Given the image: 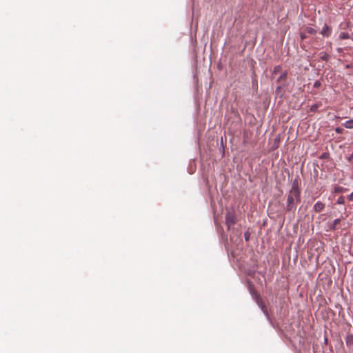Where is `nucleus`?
<instances>
[{
	"label": "nucleus",
	"mask_w": 353,
	"mask_h": 353,
	"mask_svg": "<svg viewBox=\"0 0 353 353\" xmlns=\"http://www.w3.org/2000/svg\"><path fill=\"white\" fill-rule=\"evenodd\" d=\"M301 201V191L296 181H294L288 194L286 210L289 212L296 210V203Z\"/></svg>",
	"instance_id": "obj_1"
},
{
	"label": "nucleus",
	"mask_w": 353,
	"mask_h": 353,
	"mask_svg": "<svg viewBox=\"0 0 353 353\" xmlns=\"http://www.w3.org/2000/svg\"><path fill=\"white\" fill-rule=\"evenodd\" d=\"M248 288H249V291H250V293L252 294V296L256 300V302L257 303V305H259V307L261 309L262 312H263V314L266 316V317L270 319V317H269V314H268V310L267 309L265 308V305L263 304V301H262V299L260 297V296L259 294H257L254 291V289L252 288V285L251 284L250 282H248Z\"/></svg>",
	"instance_id": "obj_2"
},
{
	"label": "nucleus",
	"mask_w": 353,
	"mask_h": 353,
	"mask_svg": "<svg viewBox=\"0 0 353 353\" xmlns=\"http://www.w3.org/2000/svg\"><path fill=\"white\" fill-rule=\"evenodd\" d=\"M236 218L234 212L228 211L225 215V223L228 230H233V225L236 223Z\"/></svg>",
	"instance_id": "obj_3"
},
{
	"label": "nucleus",
	"mask_w": 353,
	"mask_h": 353,
	"mask_svg": "<svg viewBox=\"0 0 353 353\" xmlns=\"http://www.w3.org/2000/svg\"><path fill=\"white\" fill-rule=\"evenodd\" d=\"M332 33V28L327 24H325L321 30V34L325 37L330 36Z\"/></svg>",
	"instance_id": "obj_4"
},
{
	"label": "nucleus",
	"mask_w": 353,
	"mask_h": 353,
	"mask_svg": "<svg viewBox=\"0 0 353 353\" xmlns=\"http://www.w3.org/2000/svg\"><path fill=\"white\" fill-rule=\"evenodd\" d=\"M324 208L325 204L321 201H317L313 207V209L316 212H320L323 210Z\"/></svg>",
	"instance_id": "obj_5"
},
{
	"label": "nucleus",
	"mask_w": 353,
	"mask_h": 353,
	"mask_svg": "<svg viewBox=\"0 0 353 353\" xmlns=\"http://www.w3.org/2000/svg\"><path fill=\"white\" fill-rule=\"evenodd\" d=\"M341 219H336L334 220V221L331 223H329L327 225L328 230H335L337 229V225L341 222Z\"/></svg>",
	"instance_id": "obj_6"
},
{
	"label": "nucleus",
	"mask_w": 353,
	"mask_h": 353,
	"mask_svg": "<svg viewBox=\"0 0 353 353\" xmlns=\"http://www.w3.org/2000/svg\"><path fill=\"white\" fill-rule=\"evenodd\" d=\"M345 342L347 346L353 345V334H347L345 338Z\"/></svg>",
	"instance_id": "obj_7"
},
{
	"label": "nucleus",
	"mask_w": 353,
	"mask_h": 353,
	"mask_svg": "<svg viewBox=\"0 0 353 353\" xmlns=\"http://www.w3.org/2000/svg\"><path fill=\"white\" fill-rule=\"evenodd\" d=\"M343 125L345 128L353 129V119L346 121Z\"/></svg>",
	"instance_id": "obj_8"
},
{
	"label": "nucleus",
	"mask_w": 353,
	"mask_h": 353,
	"mask_svg": "<svg viewBox=\"0 0 353 353\" xmlns=\"http://www.w3.org/2000/svg\"><path fill=\"white\" fill-rule=\"evenodd\" d=\"M319 57L320 58L323 60V61H327L329 59H330V55L326 53V52H321L320 54H319Z\"/></svg>",
	"instance_id": "obj_9"
},
{
	"label": "nucleus",
	"mask_w": 353,
	"mask_h": 353,
	"mask_svg": "<svg viewBox=\"0 0 353 353\" xmlns=\"http://www.w3.org/2000/svg\"><path fill=\"white\" fill-rule=\"evenodd\" d=\"M339 38L341 39H349L350 38V35L347 32H341L340 34H339Z\"/></svg>",
	"instance_id": "obj_10"
},
{
	"label": "nucleus",
	"mask_w": 353,
	"mask_h": 353,
	"mask_svg": "<svg viewBox=\"0 0 353 353\" xmlns=\"http://www.w3.org/2000/svg\"><path fill=\"white\" fill-rule=\"evenodd\" d=\"M281 70V67L280 65L275 66L273 70V76L276 77L277 73H279Z\"/></svg>",
	"instance_id": "obj_11"
},
{
	"label": "nucleus",
	"mask_w": 353,
	"mask_h": 353,
	"mask_svg": "<svg viewBox=\"0 0 353 353\" xmlns=\"http://www.w3.org/2000/svg\"><path fill=\"white\" fill-rule=\"evenodd\" d=\"M286 78H287V72H282L278 77L277 81L279 82L283 79H285Z\"/></svg>",
	"instance_id": "obj_12"
},
{
	"label": "nucleus",
	"mask_w": 353,
	"mask_h": 353,
	"mask_svg": "<svg viewBox=\"0 0 353 353\" xmlns=\"http://www.w3.org/2000/svg\"><path fill=\"white\" fill-rule=\"evenodd\" d=\"M345 203V198L343 196H341L338 198L336 201L337 204H343Z\"/></svg>",
	"instance_id": "obj_13"
},
{
	"label": "nucleus",
	"mask_w": 353,
	"mask_h": 353,
	"mask_svg": "<svg viewBox=\"0 0 353 353\" xmlns=\"http://www.w3.org/2000/svg\"><path fill=\"white\" fill-rule=\"evenodd\" d=\"M250 237V233L248 231H246L244 233V238L246 241H248Z\"/></svg>",
	"instance_id": "obj_14"
},
{
	"label": "nucleus",
	"mask_w": 353,
	"mask_h": 353,
	"mask_svg": "<svg viewBox=\"0 0 353 353\" xmlns=\"http://www.w3.org/2000/svg\"><path fill=\"white\" fill-rule=\"evenodd\" d=\"M342 190H343L342 187L337 186V187L334 188V192L335 193H339V192H342Z\"/></svg>",
	"instance_id": "obj_15"
},
{
	"label": "nucleus",
	"mask_w": 353,
	"mask_h": 353,
	"mask_svg": "<svg viewBox=\"0 0 353 353\" xmlns=\"http://www.w3.org/2000/svg\"><path fill=\"white\" fill-rule=\"evenodd\" d=\"M335 132L337 133V134H342L343 132V129L340 128V127H338V128H335Z\"/></svg>",
	"instance_id": "obj_16"
},
{
	"label": "nucleus",
	"mask_w": 353,
	"mask_h": 353,
	"mask_svg": "<svg viewBox=\"0 0 353 353\" xmlns=\"http://www.w3.org/2000/svg\"><path fill=\"white\" fill-rule=\"evenodd\" d=\"M307 32L310 34H313L315 32V30L313 29L312 28H309L307 30Z\"/></svg>",
	"instance_id": "obj_17"
},
{
	"label": "nucleus",
	"mask_w": 353,
	"mask_h": 353,
	"mask_svg": "<svg viewBox=\"0 0 353 353\" xmlns=\"http://www.w3.org/2000/svg\"><path fill=\"white\" fill-rule=\"evenodd\" d=\"M320 85H321V83H320V82H319V81H316V82H314V86L315 88H318V87H319V86H320Z\"/></svg>",
	"instance_id": "obj_18"
},
{
	"label": "nucleus",
	"mask_w": 353,
	"mask_h": 353,
	"mask_svg": "<svg viewBox=\"0 0 353 353\" xmlns=\"http://www.w3.org/2000/svg\"><path fill=\"white\" fill-rule=\"evenodd\" d=\"M349 201H353V192L348 196Z\"/></svg>",
	"instance_id": "obj_19"
},
{
	"label": "nucleus",
	"mask_w": 353,
	"mask_h": 353,
	"mask_svg": "<svg viewBox=\"0 0 353 353\" xmlns=\"http://www.w3.org/2000/svg\"><path fill=\"white\" fill-rule=\"evenodd\" d=\"M316 108H317V105H314L312 106L311 110L314 111V110H316Z\"/></svg>",
	"instance_id": "obj_20"
},
{
	"label": "nucleus",
	"mask_w": 353,
	"mask_h": 353,
	"mask_svg": "<svg viewBox=\"0 0 353 353\" xmlns=\"http://www.w3.org/2000/svg\"><path fill=\"white\" fill-rule=\"evenodd\" d=\"M343 48H337V52H343Z\"/></svg>",
	"instance_id": "obj_21"
}]
</instances>
